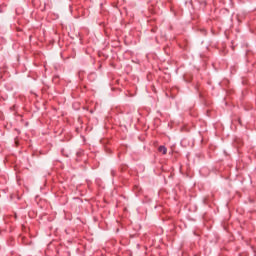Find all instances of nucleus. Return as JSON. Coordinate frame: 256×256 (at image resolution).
<instances>
[{
    "label": "nucleus",
    "mask_w": 256,
    "mask_h": 256,
    "mask_svg": "<svg viewBox=\"0 0 256 256\" xmlns=\"http://www.w3.org/2000/svg\"><path fill=\"white\" fill-rule=\"evenodd\" d=\"M158 151H159L160 153H163V155H167V148H166L165 146H160V147L158 148Z\"/></svg>",
    "instance_id": "nucleus-1"
}]
</instances>
